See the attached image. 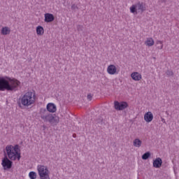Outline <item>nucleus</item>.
Segmentation results:
<instances>
[{
    "mask_svg": "<svg viewBox=\"0 0 179 179\" xmlns=\"http://www.w3.org/2000/svg\"><path fill=\"white\" fill-rule=\"evenodd\" d=\"M10 33V29L8 27H3L1 30V34L2 35H8Z\"/></svg>",
    "mask_w": 179,
    "mask_h": 179,
    "instance_id": "2eb2a0df",
    "label": "nucleus"
},
{
    "mask_svg": "<svg viewBox=\"0 0 179 179\" xmlns=\"http://www.w3.org/2000/svg\"><path fill=\"white\" fill-rule=\"evenodd\" d=\"M29 177L30 179H36V178H37V174H36V173L34 172V171H31V172H29Z\"/></svg>",
    "mask_w": 179,
    "mask_h": 179,
    "instance_id": "6ab92c4d",
    "label": "nucleus"
},
{
    "mask_svg": "<svg viewBox=\"0 0 179 179\" xmlns=\"http://www.w3.org/2000/svg\"><path fill=\"white\" fill-rule=\"evenodd\" d=\"M7 157H4L1 161L3 170H9L12 168L13 162H20L21 159V150L18 145H7L5 148Z\"/></svg>",
    "mask_w": 179,
    "mask_h": 179,
    "instance_id": "f257e3e1",
    "label": "nucleus"
},
{
    "mask_svg": "<svg viewBox=\"0 0 179 179\" xmlns=\"http://www.w3.org/2000/svg\"><path fill=\"white\" fill-rule=\"evenodd\" d=\"M42 120H44V121H48L49 122H54L55 117L51 115H45L41 116Z\"/></svg>",
    "mask_w": 179,
    "mask_h": 179,
    "instance_id": "9d476101",
    "label": "nucleus"
},
{
    "mask_svg": "<svg viewBox=\"0 0 179 179\" xmlns=\"http://www.w3.org/2000/svg\"><path fill=\"white\" fill-rule=\"evenodd\" d=\"M136 6H137V8L141 12H143L146 10L145 3L143 2H138V3H136Z\"/></svg>",
    "mask_w": 179,
    "mask_h": 179,
    "instance_id": "4468645a",
    "label": "nucleus"
},
{
    "mask_svg": "<svg viewBox=\"0 0 179 179\" xmlns=\"http://www.w3.org/2000/svg\"><path fill=\"white\" fill-rule=\"evenodd\" d=\"M150 157V153L148 152L143 155L142 159L143 160H147Z\"/></svg>",
    "mask_w": 179,
    "mask_h": 179,
    "instance_id": "412c9836",
    "label": "nucleus"
},
{
    "mask_svg": "<svg viewBox=\"0 0 179 179\" xmlns=\"http://www.w3.org/2000/svg\"><path fill=\"white\" fill-rule=\"evenodd\" d=\"M145 44L148 47H152V46H153L155 45V41L151 37L147 38L145 41Z\"/></svg>",
    "mask_w": 179,
    "mask_h": 179,
    "instance_id": "ddd939ff",
    "label": "nucleus"
},
{
    "mask_svg": "<svg viewBox=\"0 0 179 179\" xmlns=\"http://www.w3.org/2000/svg\"><path fill=\"white\" fill-rule=\"evenodd\" d=\"M119 71L120 70L118 69V68L114 64H110L107 68V72L110 75L117 74Z\"/></svg>",
    "mask_w": 179,
    "mask_h": 179,
    "instance_id": "423d86ee",
    "label": "nucleus"
},
{
    "mask_svg": "<svg viewBox=\"0 0 179 179\" xmlns=\"http://www.w3.org/2000/svg\"><path fill=\"white\" fill-rule=\"evenodd\" d=\"M37 171L40 179H50V171H49L47 166L45 165H38Z\"/></svg>",
    "mask_w": 179,
    "mask_h": 179,
    "instance_id": "20e7f679",
    "label": "nucleus"
},
{
    "mask_svg": "<svg viewBox=\"0 0 179 179\" xmlns=\"http://www.w3.org/2000/svg\"><path fill=\"white\" fill-rule=\"evenodd\" d=\"M162 164V160L161 158H157L155 160H154L153 162V166L156 169L161 168Z\"/></svg>",
    "mask_w": 179,
    "mask_h": 179,
    "instance_id": "9b49d317",
    "label": "nucleus"
},
{
    "mask_svg": "<svg viewBox=\"0 0 179 179\" xmlns=\"http://www.w3.org/2000/svg\"><path fill=\"white\" fill-rule=\"evenodd\" d=\"M128 103L126 101H121L119 102L117 101H115L114 103V107L115 110H117L118 111H122V110H125V108H127Z\"/></svg>",
    "mask_w": 179,
    "mask_h": 179,
    "instance_id": "39448f33",
    "label": "nucleus"
},
{
    "mask_svg": "<svg viewBox=\"0 0 179 179\" xmlns=\"http://www.w3.org/2000/svg\"><path fill=\"white\" fill-rule=\"evenodd\" d=\"M156 44H157V45H159V46L157 47V48L158 50H162V49H163V48H164L163 41H157Z\"/></svg>",
    "mask_w": 179,
    "mask_h": 179,
    "instance_id": "aec40b11",
    "label": "nucleus"
},
{
    "mask_svg": "<svg viewBox=\"0 0 179 179\" xmlns=\"http://www.w3.org/2000/svg\"><path fill=\"white\" fill-rule=\"evenodd\" d=\"M47 110L49 113H56L57 106L52 103H49L47 105Z\"/></svg>",
    "mask_w": 179,
    "mask_h": 179,
    "instance_id": "1a4fd4ad",
    "label": "nucleus"
},
{
    "mask_svg": "<svg viewBox=\"0 0 179 179\" xmlns=\"http://www.w3.org/2000/svg\"><path fill=\"white\" fill-rule=\"evenodd\" d=\"M142 145V141L139 139V138H136L134 141V146L135 148H141V146Z\"/></svg>",
    "mask_w": 179,
    "mask_h": 179,
    "instance_id": "f3484780",
    "label": "nucleus"
},
{
    "mask_svg": "<svg viewBox=\"0 0 179 179\" xmlns=\"http://www.w3.org/2000/svg\"><path fill=\"white\" fill-rule=\"evenodd\" d=\"M55 20L54 15L50 13L45 14V22H51Z\"/></svg>",
    "mask_w": 179,
    "mask_h": 179,
    "instance_id": "f8f14e48",
    "label": "nucleus"
},
{
    "mask_svg": "<svg viewBox=\"0 0 179 179\" xmlns=\"http://www.w3.org/2000/svg\"><path fill=\"white\" fill-rule=\"evenodd\" d=\"M153 120H154V116H153V113L151 111H148L145 113L144 120L145 121V122L149 124L150 122H152Z\"/></svg>",
    "mask_w": 179,
    "mask_h": 179,
    "instance_id": "0eeeda50",
    "label": "nucleus"
},
{
    "mask_svg": "<svg viewBox=\"0 0 179 179\" xmlns=\"http://www.w3.org/2000/svg\"><path fill=\"white\" fill-rule=\"evenodd\" d=\"M166 73H167L168 76H173V71H168L166 72Z\"/></svg>",
    "mask_w": 179,
    "mask_h": 179,
    "instance_id": "5701e85b",
    "label": "nucleus"
},
{
    "mask_svg": "<svg viewBox=\"0 0 179 179\" xmlns=\"http://www.w3.org/2000/svg\"><path fill=\"white\" fill-rule=\"evenodd\" d=\"M137 8H138V6H137V4H134L132 5L130 8H129V10H130V12L134 15H136L138 13L137 12Z\"/></svg>",
    "mask_w": 179,
    "mask_h": 179,
    "instance_id": "a211bd4d",
    "label": "nucleus"
},
{
    "mask_svg": "<svg viewBox=\"0 0 179 179\" xmlns=\"http://www.w3.org/2000/svg\"><path fill=\"white\" fill-rule=\"evenodd\" d=\"M36 34L38 36H42L44 34V29L41 26H38L36 27Z\"/></svg>",
    "mask_w": 179,
    "mask_h": 179,
    "instance_id": "dca6fc26",
    "label": "nucleus"
},
{
    "mask_svg": "<svg viewBox=\"0 0 179 179\" xmlns=\"http://www.w3.org/2000/svg\"><path fill=\"white\" fill-rule=\"evenodd\" d=\"M36 99L35 92L28 91L19 98L17 103L20 107H30L34 104Z\"/></svg>",
    "mask_w": 179,
    "mask_h": 179,
    "instance_id": "7ed1b4c3",
    "label": "nucleus"
},
{
    "mask_svg": "<svg viewBox=\"0 0 179 179\" xmlns=\"http://www.w3.org/2000/svg\"><path fill=\"white\" fill-rule=\"evenodd\" d=\"M131 78L134 80V81H140L142 79V75L141 73L137 72V71H134L131 74Z\"/></svg>",
    "mask_w": 179,
    "mask_h": 179,
    "instance_id": "6e6552de",
    "label": "nucleus"
},
{
    "mask_svg": "<svg viewBox=\"0 0 179 179\" xmlns=\"http://www.w3.org/2000/svg\"><path fill=\"white\" fill-rule=\"evenodd\" d=\"M21 83L15 78H8V80L4 78H0V92H17L18 87L20 86Z\"/></svg>",
    "mask_w": 179,
    "mask_h": 179,
    "instance_id": "f03ea898",
    "label": "nucleus"
},
{
    "mask_svg": "<svg viewBox=\"0 0 179 179\" xmlns=\"http://www.w3.org/2000/svg\"><path fill=\"white\" fill-rule=\"evenodd\" d=\"M73 138H76V134H73Z\"/></svg>",
    "mask_w": 179,
    "mask_h": 179,
    "instance_id": "b1692460",
    "label": "nucleus"
},
{
    "mask_svg": "<svg viewBox=\"0 0 179 179\" xmlns=\"http://www.w3.org/2000/svg\"><path fill=\"white\" fill-rule=\"evenodd\" d=\"M92 99V95L91 94H89L87 95V99H88L90 101H91Z\"/></svg>",
    "mask_w": 179,
    "mask_h": 179,
    "instance_id": "4be33fe9",
    "label": "nucleus"
}]
</instances>
